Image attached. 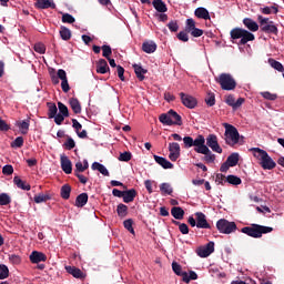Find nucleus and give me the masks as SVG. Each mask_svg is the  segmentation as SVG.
Here are the masks:
<instances>
[{"mask_svg":"<svg viewBox=\"0 0 284 284\" xmlns=\"http://www.w3.org/2000/svg\"><path fill=\"white\" fill-rule=\"evenodd\" d=\"M251 152H253V156L260 161V165L263 170H274V168H276V162H274L267 151L261 148H252Z\"/></svg>","mask_w":284,"mask_h":284,"instance_id":"1","label":"nucleus"},{"mask_svg":"<svg viewBox=\"0 0 284 284\" xmlns=\"http://www.w3.org/2000/svg\"><path fill=\"white\" fill-rule=\"evenodd\" d=\"M242 234L251 236L252 239H261L263 234H270L274 232V229L271 226H263L261 224H252L251 226H244L241 229Z\"/></svg>","mask_w":284,"mask_h":284,"instance_id":"2","label":"nucleus"},{"mask_svg":"<svg viewBox=\"0 0 284 284\" xmlns=\"http://www.w3.org/2000/svg\"><path fill=\"white\" fill-rule=\"evenodd\" d=\"M230 34H231V39H233L234 41L240 39L239 45H245L246 43H250V41H254V39H256L254 33L243 28H234L231 30Z\"/></svg>","mask_w":284,"mask_h":284,"instance_id":"3","label":"nucleus"},{"mask_svg":"<svg viewBox=\"0 0 284 284\" xmlns=\"http://www.w3.org/2000/svg\"><path fill=\"white\" fill-rule=\"evenodd\" d=\"M223 125L225 128L224 141L226 145H230V148H234V145H236L241 140V134L239 133L236 126L227 123H224Z\"/></svg>","mask_w":284,"mask_h":284,"instance_id":"4","label":"nucleus"},{"mask_svg":"<svg viewBox=\"0 0 284 284\" xmlns=\"http://www.w3.org/2000/svg\"><path fill=\"white\" fill-rule=\"evenodd\" d=\"M215 81L221 85L222 90L232 91L236 89V80L230 73H221Z\"/></svg>","mask_w":284,"mask_h":284,"instance_id":"5","label":"nucleus"},{"mask_svg":"<svg viewBox=\"0 0 284 284\" xmlns=\"http://www.w3.org/2000/svg\"><path fill=\"white\" fill-rule=\"evenodd\" d=\"M184 143V148L187 150L190 148H194V152H199V150L203 146V143H205V136L199 134L195 139L192 136H184L182 139Z\"/></svg>","mask_w":284,"mask_h":284,"instance_id":"6","label":"nucleus"},{"mask_svg":"<svg viewBox=\"0 0 284 284\" xmlns=\"http://www.w3.org/2000/svg\"><path fill=\"white\" fill-rule=\"evenodd\" d=\"M216 229L221 234H232V232H236V223L221 219L216 222Z\"/></svg>","mask_w":284,"mask_h":284,"instance_id":"7","label":"nucleus"},{"mask_svg":"<svg viewBox=\"0 0 284 284\" xmlns=\"http://www.w3.org/2000/svg\"><path fill=\"white\" fill-rule=\"evenodd\" d=\"M197 154H204L202 158L204 163H214V161H216V155L210 151V148H207L205 143H203L202 146L197 149Z\"/></svg>","mask_w":284,"mask_h":284,"instance_id":"8","label":"nucleus"},{"mask_svg":"<svg viewBox=\"0 0 284 284\" xmlns=\"http://www.w3.org/2000/svg\"><path fill=\"white\" fill-rule=\"evenodd\" d=\"M206 148H211V150L217 154H223V149L219 144V138L214 134H210L206 138Z\"/></svg>","mask_w":284,"mask_h":284,"instance_id":"9","label":"nucleus"},{"mask_svg":"<svg viewBox=\"0 0 284 284\" xmlns=\"http://www.w3.org/2000/svg\"><path fill=\"white\" fill-rule=\"evenodd\" d=\"M180 98H181L182 104L185 108H189V110H194V108L196 105H199V101H196V98H194L190 94H185V93L181 92Z\"/></svg>","mask_w":284,"mask_h":284,"instance_id":"10","label":"nucleus"},{"mask_svg":"<svg viewBox=\"0 0 284 284\" xmlns=\"http://www.w3.org/2000/svg\"><path fill=\"white\" fill-rule=\"evenodd\" d=\"M195 221L199 230H212V225L207 223V216L203 212L195 213Z\"/></svg>","mask_w":284,"mask_h":284,"instance_id":"11","label":"nucleus"},{"mask_svg":"<svg viewBox=\"0 0 284 284\" xmlns=\"http://www.w3.org/2000/svg\"><path fill=\"white\" fill-rule=\"evenodd\" d=\"M196 254L200 258H207V256L214 254V242H209L206 245L200 246L196 250Z\"/></svg>","mask_w":284,"mask_h":284,"instance_id":"12","label":"nucleus"},{"mask_svg":"<svg viewBox=\"0 0 284 284\" xmlns=\"http://www.w3.org/2000/svg\"><path fill=\"white\" fill-rule=\"evenodd\" d=\"M169 152L170 161H178L179 156H181V145L176 142L169 143Z\"/></svg>","mask_w":284,"mask_h":284,"instance_id":"13","label":"nucleus"},{"mask_svg":"<svg viewBox=\"0 0 284 284\" xmlns=\"http://www.w3.org/2000/svg\"><path fill=\"white\" fill-rule=\"evenodd\" d=\"M29 258L33 264L45 263L48 261V256L44 253L38 251H33Z\"/></svg>","mask_w":284,"mask_h":284,"instance_id":"14","label":"nucleus"},{"mask_svg":"<svg viewBox=\"0 0 284 284\" xmlns=\"http://www.w3.org/2000/svg\"><path fill=\"white\" fill-rule=\"evenodd\" d=\"M60 163L64 174H72V161H70V158L67 155H61Z\"/></svg>","mask_w":284,"mask_h":284,"instance_id":"15","label":"nucleus"},{"mask_svg":"<svg viewBox=\"0 0 284 284\" xmlns=\"http://www.w3.org/2000/svg\"><path fill=\"white\" fill-rule=\"evenodd\" d=\"M36 8H38V10H48V8L54 10L57 4L52 0H37Z\"/></svg>","mask_w":284,"mask_h":284,"instance_id":"16","label":"nucleus"},{"mask_svg":"<svg viewBox=\"0 0 284 284\" xmlns=\"http://www.w3.org/2000/svg\"><path fill=\"white\" fill-rule=\"evenodd\" d=\"M153 159L155 163H158V165H161V168H163V170H172V168H174V164H172V162L168 161V159L163 156L153 155Z\"/></svg>","mask_w":284,"mask_h":284,"instance_id":"17","label":"nucleus"},{"mask_svg":"<svg viewBox=\"0 0 284 284\" xmlns=\"http://www.w3.org/2000/svg\"><path fill=\"white\" fill-rule=\"evenodd\" d=\"M261 32H265V34H278V27L274 24V21H270L268 24H264V27H260Z\"/></svg>","mask_w":284,"mask_h":284,"instance_id":"18","label":"nucleus"},{"mask_svg":"<svg viewBox=\"0 0 284 284\" xmlns=\"http://www.w3.org/2000/svg\"><path fill=\"white\" fill-rule=\"evenodd\" d=\"M65 270L68 274H71L73 278H80V280L85 278V274H83L81 270L77 266H65Z\"/></svg>","mask_w":284,"mask_h":284,"instance_id":"19","label":"nucleus"},{"mask_svg":"<svg viewBox=\"0 0 284 284\" xmlns=\"http://www.w3.org/2000/svg\"><path fill=\"white\" fill-rule=\"evenodd\" d=\"M132 68L136 79H139V81H145V74H148V70L144 69L141 64H133Z\"/></svg>","mask_w":284,"mask_h":284,"instance_id":"20","label":"nucleus"},{"mask_svg":"<svg viewBox=\"0 0 284 284\" xmlns=\"http://www.w3.org/2000/svg\"><path fill=\"white\" fill-rule=\"evenodd\" d=\"M196 19H203L204 21H210V11L204 7L196 8L194 11Z\"/></svg>","mask_w":284,"mask_h":284,"instance_id":"21","label":"nucleus"},{"mask_svg":"<svg viewBox=\"0 0 284 284\" xmlns=\"http://www.w3.org/2000/svg\"><path fill=\"white\" fill-rule=\"evenodd\" d=\"M97 72L98 74H106V72H110V67L108 65V61H105V59H100L97 62Z\"/></svg>","mask_w":284,"mask_h":284,"instance_id":"22","label":"nucleus"},{"mask_svg":"<svg viewBox=\"0 0 284 284\" xmlns=\"http://www.w3.org/2000/svg\"><path fill=\"white\" fill-rule=\"evenodd\" d=\"M243 23L250 32H258V23L251 18H244Z\"/></svg>","mask_w":284,"mask_h":284,"instance_id":"23","label":"nucleus"},{"mask_svg":"<svg viewBox=\"0 0 284 284\" xmlns=\"http://www.w3.org/2000/svg\"><path fill=\"white\" fill-rule=\"evenodd\" d=\"M122 199L123 203H132L134 199H136V190L130 189L128 191H124Z\"/></svg>","mask_w":284,"mask_h":284,"instance_id":"24","label":"nucleus"},{"mask_svg":"<svg viewBox=\"0 0 284 284\" xmlns=\"http://www.w3.org/2000/svg\"><path fill=\"white\" fill-rule=\"evenodd\" d=\"M142 50L146 54H153V52H156V44L154 41H145L142 43Z\"/></svg>","mask_w":284,"mask_h":284,"instance_id":"25","label":"nucleus"},{"mask_svg":"<svg viewBox=\"0 0 284 284\" xmlns=\"http://www.w3.org/2000/svg\"><path fill=\"white\" fill-rule=\"evenodd\" d=\"M13 183H14V185H17V187H19V190H24L27 192H30V190H31L30 184L28 182L21 180V178H19V176L13 178Z\"/></svg>","mask_w":284,"mask_h":284,"instance_id":"26","label":"nucleus"},{"mask_svg":"<svg viewBox=\"0 0 284 284\" xmlns=\"http://www.w3.org/2000/svg\"><path fill=\"white\" fill-rule=\"evenodd\" d=\"M171 214L173 219H176V221H183V216H185V211L181 206H174L171 209Z\"/></svg>","mask_w":284,"mask_h":284,"instance_id":"27","label":"nucleus"},{"mask_svg":"<svg viewBox=\"0 0 284 284\" xmlns=\"http://www.w3.org/2000/svg\"><path fill=\"white\" fill-rule=\"evenodd\" d=\"M153 8H155L156 12L165 13L168 12V6L163 0H153Z\"/></svg>","mask_w":284,"mask_h":284,"instance_id":"28","label":"nucleus"},{"mask_svg":"<svg viewBox=\"0 0 284 284\" xmlns=\"http://www.w3.org/2000/svg\"><path fill=\"white\" fill-rule=\"evenodd\" d=\"M91 168H92V170H98V172H100V174H102L103 176H110V171H108L105 165H103L99 162H93Z\"/></svg>","mask_w":284,"mask_h":284,"instance_id":"29","label":"nucleus"},{"mask_svg":"<svg viewBox=\"0 0 284 284\" xmlns=\"http://www.w3.org/2000/svg\"><path fill=\"white\" fill-rule=\"evenodd\" d=\"M70 108L73 110L74 114H81V102H79V99L71 98L69 100Z\"/></svg>","mask_w":284,"mask_h":284,"instance_id":"30","label":"nucleus"},{"mask_svg":"<svg viewBox=\"0 0 284 284\" xmlns=\"http://www.w3.org/2000/svg\"><path fill=\"white\" fill-rule=\"evenodd\" d=\"M88 205V193H81L75 199L77 207H85Z\"/></svg>","mask_w":284,"mask_h":284,"instance_id":"31","label":"nucleus"},{"mask_svg":"<svg viewBox=\"0 0 284 284\" xmlns=\"http://www.w3.org/2000/svg\"><path fill=\"white\" fill-rule=\"evenodd\" d=\"M52 199V195L50 193H39L38 195H34L33 201L34 203H47V201H50Z\"/></svg>","mask_w":284,"mask_h":284,"instance_id":"32","label":"nucleus"},{"mask_svg":"<svg viewBox=\"0 0 284 284\" xmlns=\"http://www.w3.org/2000/svg\"><path fill=\"white\" fill-rule=\"evenodd\" d=\"M47 108L49 119H54V116H57V113L59 112V108H57V104L54 102H48Z\"/></svg>","mask_w":284,"mask_h":284,"instance_id":"33","label":"nucleus"},{"mask_svg":"<svg viewBox=\"0 0 284 284\" xmlns=\"http://www.w3.org/2000/svg\"><path fill=\"white\" fill-rule=\"evenodd\" d=\"M204 101L209 108H214V105H216V95L214 92L209 91Z\"/></svg>","mask_w":284,"mask_h":284,"instance_id":"34","label":"nucleus"},{"mask_svg":"<svg viewBox=\"0 0 284 284\" xmlns=\"http://www.w3.org/2000/svg\"><path fill=\"white\" fill-rule=\"evenodd\" d=\"M71 192H72V186H70V184L62 185L60 190L61 199H64V201H68V199H70Z\"/></svg>","mask_w":284,"mask_h":284,"instance_id":"35","label":"nucleus"},{"mask_svg":"<svg viewBox=\"0 0 284 284\" xmlns=\"http://www.w3.org/2000/svg\"><path fill=\"white\" fill-rule=\"evenodd\" d=\"M169 114L171 116V121H172L173 125H183V120L181 119L179 113H176V111L170 110Z\"/></svg>","mask_w":284,"mask_h":284,"instance_id":"36","label":"nucleus"},{"mask_svg":"<svg viewBox=\"0 0 284 284\" xmlns=\"http://www.w3.org/2000/svg\"><path fill=\"white\" fill-rule=\"evenodd\" d=\"M197 278H199V275L196 274V272L190 271L189 274L187 272L183 273L182 281L183 283H190V281H196Z\"/></svg>","mask_w":284,"mask_h":284,"instance_id":"37","label":"nucleus"},{"mask_svg":"<svg viewBox=\"0 0 284 284\" xmlns=\"http://www.w3.org/2000/svg\"><path fill=\"white\" fill-rule=\"evenodd\" d=\"M60 37L63 41H70V39H72V31H70V29L67 27H61Z\"/></svg>","mask_w":284,"mask_h":284,"instance_id":"38","label":"nucleus"},{"mask_svg":"<svg viewBox=\"0 0 284 284\" xmlns=\"http://www.w3.org/2000/svg\"><path fill=\"white\" fill-rule=\"evenodd\" d=\"M116 213L120 219H125L128 216V205L120 203L116 206Z\"/></svg>","mask_w":284,"mask_h":284,"instance_id":"39","label":"nucleus"},{"mask_svg":"<svg viewBox=\"0 0 284 284\" xmlns=\"http://www.w3.org/2000/svg\"><path fill=\"white\" fill-rule=\"evenodd\" d=\"M159 121L163 125H174V122H172L170 116V111L168 113H162L159 118Z\"/></svg>","mask_w":284,"mask_h":284,"instance_id":"40","label":"nucleus"},{"mask_svg":"<svg viewBox=\"0 0 284 284\" xmlns=\"http://www.w3.org/2000/svg\"><path fill=\"white\" fill-rule=\"evenodd\" d=\"M226 163H229V165L231 168H236V165H239V153H232L227 159H226Z\"/></svg>","mask_w":284,"mask_h":284,"instance_id":"41","label":"nucleus"},{"mask_svg":"<svg viewBox=\"0 0 284 284\" xmlns=\"http://www.w3.org/2000/svg\"><path fill=\"white\" fill-rule=\"evenodd\" d=\"M268 63H270L271 68H273L274 70H277V72H284V67L281 62L271 58V59H268Z\"/></svg>","mask_w":284,"mask_h":284,"instance_id":"42","label":"nucleus"},{"mask_svg":"<svg viewBox=\"0 0 284 284\" xmlns=\"http://www.w3.org/2000/svg\"><path fill=\"white\" fill-rule=\"evenodd\" d=\"M226 183H230V185H241L243 181L236 175H227Z\"/></svg>","mask_w":284,"mask_h":284,"instance_id":"43","label":"nucleus"},{"mask_svg":"<svg viewBox=\"0 0 284 284\" xmlns=\"http://www.w3.org/2000/svg\"><path fill=\"white\" fill-rule=\"evenodd\" d=\"M10 276V270L6 266V264H0V281H6Z\"/></svg>","mask_w":284,"mask_h":284,"instance_id":"44","label":"nucleus"},{"mask_svg":"<svg viewBox=\"0 0 284 284\" xmlns=\"http://www.w3.org/2000/svg\"><path fill=\"white\" fill-rule=\"evenodd\" d=\"M195 28H196V21H194V19H192V18L186 19L184 30L190 33Z\"/></svg>","mask_w":284,"mask_h":284,"instance_id":"45","label":"nucleus"},{"mask_svg":"<svg viewBox=\"0 0 284 284\" xmlns=\"http://www.w3.org/2000/svg\"><path fill=\"white\" fill-rule=\"evenodd\" d=\"M160 191L162 194H169V195H172V193L174 192L170 183H162L160 185Z\"/></svg>","mask_w":284,"mask_h":284,"instance_id":"46","label":"nucleus"},{"mask_svg":"<svg viewBox=\"0 0 284 284\" xmlns=\"http://www.w3.org/2000/svg\"><path fill=\"white\" fill-rule=\"evenodd\" d=\"M172 270H173L174 274H176V276H182V278H183V274H185V272H183V267L181 266V264L173 262Z\"/></svg>","mask_w":284,"mask_h":284,"instance_id":"47","label":"nucleus"},{"mask_svg":"<svg viewBox=\"0 0 284 284\" xmlns=\"http://www.w3.org/2000/svg\"><path fill=\"white\" fill-rule=\"evenodd\" d=\"M101 50H102V57H104V59H110V57H112V47L108 44H103L101 47Z\"/></svg>","mask_w":284,"mask_h":284,"instance_id":"48","label":"nucleus"},{"mask_svg":"<svg viewBox=\"0 0 284 284\" xmlns=\"http://www.w3.org/2000/svg\"><path fill=\"white\" fill-rule=\"evenodd\" d=\"M123 225L128 230V232H130V234H133L134 236L135 232H134V227L132 226L134 225V220L128 219L123 222Z\"/></svg>","mask_w":284,"mask_h":284,"instance_id":"49","label":"nucleus"},{"mask_svg":"<svg viewBox=\"0 0 284 284\" xmlns=\"http://www.w3.org/2000/svg\"><path fill=\"white\" fill-rule=\"evenodd\" d=\"M58 110L59 114H62L63 116H70V111L68 110V106L63 104V102H58Z\"/></svg>","mask_w":284,"mask_h":284,"instance_id":"50","label":"nucleus"},{"mask_svg":"<svg viewBox=\"0 0 284 284\" xmlns=\"http://www.w3.org/2000/svg\"><path fill=\"white\" fill-rule=\"evenodd\" d=\"M261 97H263V99H266V101H276V99H278V95L276 93H271L270 91L261 92Z\"/></svg>","mask_w":284,"mask_h":284,"instance_id":"51","label":"nucleus"},{"mask_svg":"<svg viewBox=\"0 0 284 284\" xmlns=\"http://www.w3.org/2000/svg\"><path fill=\"white\" fill-rule=\"evenodd\" d=\"M12 203V197L8 195V193L0 194V205H10Z\"/></svg>","mask_w":284,"mask_h":284,"instance_id":"52","label":"nucleus"},{"mask_svg":"<svg viewBox=\"0 0 284 284\" xmlns=\"http://www.w3.org/2000/svg\"><path fill=\"white\" fill-rule=\"evenodd\" d=\"M19 128L22 134H28V130H30V120H24L22 122H19Z\"/></svg>","mask_w":284,"mask_h":284,"instance_id":"53","label":"nucleus"},{"mask_svg":"<svg viewBox=\"0 0 284 284\" xmlns=\"http://www.w3.org/2000/svg\"><path fill=\"white\" fill-rule=\"evenodd\" d=\"M215 183L217 185H225V183H227V178L223 173H217L215 176Z\"/></svg>","mask_w":284,"mask_h":284,"instance_id":"54","label":"nucleus"},{"mask_svg":"<svg viewBox=\"0 0 284 284\" xmlns=\"http://www.w3.org/2000/svg\"><path fill=\"white\" fill-rule=\"evenodd\" d=\"M187 34H190V32L186 30L180 31L178 33L179 41H183V43H187V41H190V37Z\"/></svg>","mask_w":284,"mask_h":284,"instance_id":"55","label":"nucleus"},{"mask_svg":"<svg viewBox=\"0 0 284 284\" xmlns=\"http://www.w3.org/2000/svg\"><path fill=\"white\" fill-rule=\"evenodd\" d=\"M63 145L65 146V150H74V148H77V142H74V139L68 138Z\"/></svg>","mask_w":284,"mask_h":284,"instance_id":"56","label":"nucleus"},{"mask_svg":"<svg viewBox=\"0 0 284 284\" xmlns=\"http://www.w3.org/2000/svg\"><path fill=\"white\" fill-rule=\"evenodd\" d=\"M34 52H38V54H45V44L38 42L33 47Z\"/></svg>","mask_w":284,"mask_h":284,"instance_id":"57","label":"nucleus"},{"mask_svg":"<svg viewBox=\"0 0 284 284\" xmlns=\"http://www.w3.org/2000/svg\"><path fill=\"white\" fill-rule=\"evenodd\" d=\"M119 161H123L125 163H128V161H132V153L129 151L120 153Z\"/></svg>","mask_w":284,"mask_h":284,"instance_id":"58","label":"nucleus"},{"mask_svg":"<svg viewBox=\"0 0 284 284\" xmlns=\"http://www.w3.org/2000/svg\"><path fill=\"white\" fill-rule=\"evenodd\" d=\"M14 173V168H12V165L7 164L2 168V174H4L6 176H10Z\"/></svg>","mask_w":284,"mask_h":284,"instance_id":"59","label":"nucleus"},{"mask_svg":"<svg viewBox=\"0 0 284 284\" xmlns=\"http://www.w3.org/2000/svg\"><path fill=\"white\" fill-rule=\"evenodd\" d=\"M168 28L170 32H179V22H176V20H172L168 23Z\"/></svg>","mask_w":284,"mask_h":284,"instance_id":"60","label":"nucleus"},{"mask_svg":"<svg viewBox=\"0 0 284 284\" xmlns=\"http://www.w3.org/2000/svg\"><path fill=\"white\" fill-rule=\"evenodd\" d=\"M11 148H23V136H18L11 142Z\"/></svg>","mask_w":284,"mask_h":284,"instance_id":"61","label":"nucleus"},{"mask_svg":"<svg viewBox=\"0 0 284 284\" xmlns=\"http://www.w3.org/2000/svg\"><path fill=\"white\" fill-rule=\"evenodd\" d=\"M74 21H77V20L70 13H64L62 16V23H74Z\"/></svg>","mask_w":284,"mask_h":284,"instance_id":"62","label":"nucleus"},{"mask_svg":"<svg viewBox=\"0 0 284 284\" xmlns=\"http://www.w3.org/2000/svg\"><path fill=\"white\" fill-rule=\"evenodd\" d=\"M257 21L260 23V28H263L264 26L270 24V18H264L263 16H258Z\"/></svg>","mask_w":284,"mask_h":284,"instance_id":"63","label":"nucleus"},{"mask_svg":"<svg viewBox=\"0 0 284 284\" xmlns=\"http://www.w3.org/2000/svg\"><path fill=\"white\" fill-rule=\"evenodd\" d=\"M190 34H192L194 38H199V37H203V29H199V28H194L191 32H189Z\"/></svg>","mask_w":284,"mask_h":284,"instance_id":"64","label":"nucleus"}]
</instances>
